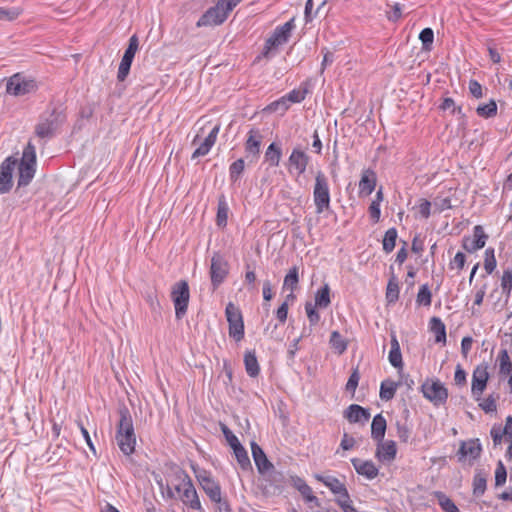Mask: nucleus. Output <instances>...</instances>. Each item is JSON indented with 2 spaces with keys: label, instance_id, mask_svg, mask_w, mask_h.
<instances>
[{
  "label": "nucleus",
  "instance_id": "f257e3e1",
  "mask_svg": "<svg viewBox=\"0 0 512 512\" xmlns=\"http://www.w3.org/2000/svg\"><path fill=\"white\" fill-rule=\"evenodd\" d=\"M119 421L115 439L124 455H131L135 451L136 434L134 431L133 419L126 405H121L118 409Z\"/></svg>",
  "mask_w": 512,
  "mask_h": 512
},
{
  "label": "nucleus",
  "instance_id": "f03ea898",
  "mask_svg": "<svg viewBox=\"0 0 512 512\" xmlns=\"http://www.w3.org/2000/svg\"><path fill=\"white\" fill-rule=\"evenodd\" d=\"M36 172V148L28 142L18 163V187L27 186Z\"/></svg>",
  "mask_w": 512,
  "mask_h": 512
},
{
  "label": "nucleus",
  "instance_id": "7ed1b4c3",
  "mask_svg": "<svg viewBox=\"0 0 512 512\" xmlns=\"http://www.w3.org/2000/svg\"><path fill=\"white\" fill-rule=\"evenodd\" d=\"M313 200L317 214H321L330 208L329 183L326 175L322 171H318L315 176Z\"/></svg>",
  "mask_w": 512,
  "mask_h": 512
},
{
  "label": "nucleus",
  "instance_id": "20e7f679",
  "mask_svg": "<svg viewBox=\"0 0 512 512\" xmlns=\"http://www.w3.org/2000/svg\"><path fill=\"white\" fill-rule=\"evenodd\" d=\"M171 298L175 307V316L177 319H182L188 309L190 292L188 282L181 280L172 286Z\"/></svg>",
  "mask_w": 512,
  "mask_h": 512
},
{
  "label": "nucleus",
  "instance_id": "39448f33",
  "mask_svg": "<svg viewBox=\"0 0 512 512\" xmlns=\"http://www.w3.org/2000/svg\"><path fill=\"white\" fill-rule=\"evenodd\" d=\"M230 265L220 252H214L211 257L210 279L213 290H216L227 278Z\"/></svg>",
  "mask_w": 512,
  "mask_h": 512
},
{
  "label": "nucleus",
  "instance_id": "423d86ee",
  "mask_svg": "<svg viewBox=\"0 0 512 512\" xmlns=\"http://www.w3.org/2000/svg\"><path fill=\"white\" fill-rule=\"evenodd\" d=\"M225 315L229 324V336L236 342L241 341L245 334L241 310L233 302H229L225 308Z\"/></svg>",
  "mask_w": 512,
  "mask_h": 512
},
{
  "label": "nucleus",
  "instance_id": "0eeeda50",
  "mask_svg": "<svg viewBox=\"0 0 512 512\" xmlns=\"http://www.w3.org/2000/svg\"><path fill=\"white\" fill-rule=\"evenodd\" d=\"M421 392L435 406L445 404L448 399V390L439 379L427 378L421 385Z\"/></svg>",
  "mask_w": 512,
  "mask_h": 512
},
{
  "label": "nucleus",
  "instance_id": "6e6552de",
  "mask_svg": "<svg viewBox=\"0 0 512 512\" xmlns=\"http://www.w3.org/2000/svg\"><path fill=\"white\" fill-rule=\"evenodd\" d=\"M6 90L14 96H23L37 90L35 80L26 78L20 73L11 76L7 82Z\"/></svg>",
  "mask_w": 512,
  "mask_h": 512
},
{
  "label": "nucleus",
  "instance_id": "1a4fd4ad",
  "mask_svg": "<svg viewBox=\"0 0 512 512\" xmlns=\"http://www.w3.org/2000/svg\"><path fill=\"white\" fill-rule=\"evenodd\" d=\"M294 27V19H291L283 25L276 27L273 34L265 42L263 55L267 57L271 49L288 42Z\"/></svg>",
  "mask_w": 512,
  "mask_h": 512
},
{
  "label": "nucleus",
  "instance_id": "9d476101",
  "mask_svg": "<svg viewBox=\"0 0 512 512\" xmlns=\"http://www.w3.org/2000/svg\"><path fill=\"white\" fill-rule=\"evenodd\" d=\"M176 490L179 493L181 501L188 505L194 510L201 509V503L199 501L195 487L192 484L190 477L184 474L182 481L176 486Z\"/></svg>",
  "mask_w": 512,
  "mask_h": 512
},
{
  "label": "nucleus",
  "instance_id": "9b49d317",
  "mask_svg": "<svg viewBox=\"0 0 512 512\" xmlns=\"http://www.w3.org/2000/svg\"><path fill=\"white\" fill-rule=\"evenodd\" d=\"M60 114L54 109L48 115L40 117L39 123L35 127V134L41 139H50L60 124Z\"/></svg>",
  "mask_w": 512,
  "mask_h": 512
},
{
  "label": "nucleus",
  "instance_id": "f8f14e48",
  "mask_svg": "<svg viewBox=\"0 0 512 512\" xmlns=\"http://www.w3.org/2000/svg\"><path fill=\"white\" fill-rule=\"evenodd\" d=\"M228 11L218 0L214 7L209 8L197 21L198 27L216 26L222 24L228 17Z\"/></svg>",
  "mask_w": 512,
  "mask_h": 512
},
{
  "label": "nucleus",
  "instance_id": "ddd939ff",
  "mask_svg": "<svg viewBox=\"0 0 512 512\" xmlns=\"http://www.w3.org/2000/svg\"><path fill=\"white\" fill-rule=\"evenodd\" d=\"M262 140L263 135L258 129L253 128L248 132L244 149L245 157L248 159L249 163H255L258 161L261 152Z\"/></svg>",
  "mask_w": 512,
  "mask_h": 512
},
{
  "label": "nucleus",
  "instance_id": "4468645a",
  "mask_svg": "<svg viewBox=\"0 0 512 512\" xmlns=\"http://www.w3.org/2000/svg\"><path fill=\"white\" fill-rule=\"evenodd\" d=\"M196 477L205 491L207 496L212 502H220L221 500V487L206 470H200L196 473Z\"/></svg>",
  "mask_w": 512,
  "mask_h": 512
},
{
  "label": "nucleus",
  "instance_id": "2eb2a0df",
  "mask_svg": "<svg viewBox=\"0 0 512 512\" xmlns=\"http://www.w3.org/2000/svg\"><path fill=\"white\" fill-rule=\"evenodd\" d=\"M488 239V235L485 233L483 227L481 225H476L473 228V236H464L462 239V247L468 253H474L477 250L482 249L486 241Z\"/></svg>",
  "mask_w": 512,
  "mask_h": 512
},
{
  "label": "nucleus",
  "instance_id": "dca6fc26",
  "mask_svg": "<svg viewBox=\"0 0 512 512\" xmlns=\"http://www.w3.org/2000/svg\"><path fill=\"white\" fill-rule=\"evenodd\" d=\"M488 379V364L482 363L478 365L473 371L471 385V391L476 400L480 399V395L483 393L487 386Z\"/></svg>",
  "mask_w": 512,
  "mask_h": 512
},
{
  "label": "nucleus",
  "instance_id": "f3484780",
  "mask_svg": "<svg viewBox=\"0 0 512 512\" xmlns=\"http://www.w3.org/2000/svg\"><path fill=\"white\" fill-rule=\"evenodd\" d=\"M16 158L7 157L0 165V194H5L10 191L13 185L12 174L17 165Z\"/></svg>",
  "mask_w": 512,
  "mask_h": 512
},
{
  "label": "nucleus",
  "instance_id": "a211bd4d",
  "mask_svg": "<svg viewBox=\"0 0 512 512\" xmlns=\"http://www.w3.org/2000/svg\"><path fill=\"white\" fill-rule=\"evenodd\" d=\"M309 161L310 157L303 150L296 147L288 158L289 171L292 172L294 169L297 175H302L306 171Z\"/></svg>",
  "mask_w": 512,
  "mask_h": 512
},
{
  "label": "nucleus",
  "instance_id": "6ab92c4d",
  "mask_svg": "<svg viewBox=\"0 0 512 512\" xmlns=\"http://www.w3.org/2000/svg\"><path fill=\"white\" fill-rule=\"evenodd\" d=\"M481 452L482 446L478 438L462 441L458 450V458L459 461H462L469 456L472 460H476L480 457Z\"/></svg>",
  "mask_w": 512,
  "mask_h": 512
},
{
  "label": "nucleus",
  "instance_id": "aec40b11",
  "mask_svg": "<svg viewBox=\"0 0 512 512\" xmlns=\"http://www.w3.org/2000/svg\"><path fill=\"white\" fill-rule=\"evenodd\" d=\"M351 463L357 474L364 476L368 480L376 478L379 474V469L371 460L352 458Z\"/></svg>",
  "mask_w": 512,
  "mask_h": 512
},
{
  "label": "nucleus",
  "instance_id": "412c9836",
  "mask_svg": "<svg viewBox=\"0 0 512 512\" xmlns=\"http://www.w3.org/2000/svg\"><path fill=\"white\" fill-rule=\"evenodd\" d=\"M397 454L396 443L393 440L381 441L377 444L375 456L381 462L393 461Z\"/></svg>",
  "mask_w": 512,
  "mask_h": 512
},
{
  "label": "nucleus",
  "instance_id": "4be33fe9",
  "mask_svg": "<svg viewBox=\"0 0 512 512\" xmlns=\"http://www.w3.org/2000/svg\"><path fill=\"white\" fill-rule=\"evenodd\" d=\"M251 452L254 459L257 470L260 474L267 473V470L273 468V464L268 460L263 449L255 442H251Z\"/></svg>",
  "mask_w": 512,
  "mask_h": 512
},
{
  "label": "nucleus",
  "instance_id": "5701e85b",
  "mask_svg": "<svg viewBox=\"0 0 512 512\" xmlns=\"http://www.w3.org/2000/svg\"><path fill=\"white\" fill-rule=\"evenodd\" d=\"M377 183V175L372 169H365L361 174L359 181V195L369 196L375 189Z\"/></svg>",
  "mask_w": 512,
  "mask_h": 512
},
{
  "label": "nucleus",
  "instance_id": "b1692460",
  "mask_svg": "<svg viewBox=\"0 0 512 512\" xmlns=\"http://www.w3.org/2000/svg\"><path fill=\"white\" fill-rule=\"evenodd\" d=\"M344 417L350 423L367 422L370 418V412L368 409L358 404H351L344 411Z\"/></svg>",
  "mask_w": 512,
  "mask_h": 512
},
{
  "label": "nucleus",
  "instance_id": "393cba45",
  "mask_svg": "<svg viewBox=\"0 0 512 512\" xmlns=\"http://www.w3.org/2000/svg\"><path fill=\"white\" fill-rule=\"evenodd\" d=\"M265 481L269 483L270 487L273 489V493L282 492L285 487V476L281 471H278L273 468L267 470V473L261 474Z\"/></svg>",
  "mask_w": 512,
  "mask_h": 512
},
{
  "label": "nucleus",
  "instance_id": "a878e982",
  "mask_svg": "<svg viewBox=\"0 0 512 512\" xmlns=\"http://www.w3.org/2000/svg\"><path fill=\"white\" fill-rule=\"evenodd\" d=\"M387 428V422L384 416L380 413L374 416L371 424V437L377 442L384 439Z\"/></svg>",
  "mask_w": 512,
  "mask_h": 512
},
{
  "label": "nucleus",
  "instance_id": "bb28decb",
  "mask_svg": "<svg viewBox=\"0 0 512 512\" xmlns=\"http://www.w3.org/2000/svg\"><path fill=\"white\" fill-rule=\"evenodd\" d=\"M293 486L301 493L307 502L319 506V499L313 495L311 487L300 477H292Z\"/></svg>",
  "mask_w": 512,
  "mask_h": 512
},
{
  "label": "nucleus",
  "instance_id": "cd10ccee",
  "mask_svg": "<svg viewBox=\"0 0 512 512\" xmlns=\"http://www.w3.org/2000/svg\"><path fill=\"white\" fill-rule=\"evenodd\" d=\"M244 366L246 373L251 378H255L260 373V366L256 357L255 350H248L244 354Z\"/></svg>",
  "mask_w": 512,
  "mask_h": 512
},
{
  "label": "nucleus",
  "instance_id": "c85d7f7f",
  "mask_svg": "<svg viewBox=\"0 0 512 512\" xmlns=\"http://www.w3.org/2000/svg\"><path fill=\"white\" fill-rule=\"evenodd\" d=\"M316 478L318 481L322 482L326 487H328L333 494L337 496L347 490L344 483H342L339 479H337L334 476L317 475Z\"/></svg>",
  "mask_w": 512,
  "mask_h": 512
},
{
  "label": "nucleus",
  "instance_id": "c756f323",
  "mask_svg": "<svg viewBox=\"0 0 512 512\" xmlns=\"http://www.w3.org/2000/svg\"><path fill=\"white\" fill-rule=\"evenodd\" d=\"M281 157H282L281 147L275 142L271 143L265 151V155H264L265 161L269 164V166L277 167L280 163Z\"/></svg>",
  "mask_w": 512,
  "mask_h": 512
},
{
  "label": "nucleus",
  "instance_id": "7c9ffc66",
  "mask_svg": "<svg viewBox=\"0 0 512 512\" xmlns=\"http://www.w3.org/2000/svg\"><path fill=\"white\" fill-rule=\"evenodd\" d=\"M497 364L499 367V375L505 377L512 373V362L510 360L507 349H501L497 356Z\"/></svg>",
  "mask_w": 512,
  "mask_h": 512
},
{
  "label": "nucleus",
  "instance_id": "2f4dec72",
  "mask_svg": "<svg viewBox=\"0 0 512 512\" xmlns=\"http://www.w3.org/2000/svg\"><path fill=\"white\" fill-rule=\"evenodd\" d=\"M430 328L435 334V341L437 343L446 342V327L440 318L432 317L430 320Z\"/></svg>",
  "mask_w": 512,
  "mask_h": 512
},
{
  "label": "nucleus",
  "instance_id": "473e14b6",
  "mask_svg": "<svg viewBox=\"0 0 512 512\" xmlns=\"http://www.w3.org/2000/svg\"><path fill=\"white\" fill-rule=\"evenodd\" d=\"M398 383L392 380H384L380 386L379 396L383 401H389L394 398L397 391Z\"/></svg>",
  "mask_w": 512,
  "mask_h": 512
},
{
  "label": "nucleus",
  "instance_id": "72a5a7b5",
  "mask_svg": "<svg viewBox=\"0 0 512 512\" xmlns=\"http://www.w3.org/2000/svg\"><path fill=\"white\" fill-rule=\"evenodd\" d=\"M236 460L242 470H251L252 465L246 449L240 444L233 449Z\"/></svg>",
  "mask_w": 512,
  "mask_h": 512
},
{
  "label": "nucleus",
  "instance_id": "f704fd0d",
  "mask_svg": "<svg viewBox=\"0 0 512 512\" xmlns=\"http://www.w3.org/2000/svg\"><path fill=\"white\" fill-rule=\"evenodd\" d=\"M331 303L330 300V287L324 284L315 294V306L319 308H327Z\"/></svg>",
  "mask_w": 512,
  "mask_h": 512
},
{
  "label": "nucleus",
  "instance_id": "c9c22d12",
  "mask_svg": "<svg viewBox=\"0 0 512 512\" xmlns=\"http://www.w3.org/2000/svg\"><path fill=\"white\" fill-rule=\"evenodd\" d=\"M299 283V269L297 266H293L289 269L288 273L284 277L283 289H289L294 291Z\"/></svg>",
  "mask_w": 512,
  "mask_h": 512
},
{
  "label": "nucleus",
  "instance_id": "e433bc0d",
  "mask_svg": "<svg viewBox=\"0 0 512 512\" xmlns=\"http://www.w3.org/2000/svg\"><path fill=\"white\" fill-rule=\"evenodd\" d=\"M331 347L339 354H343L348 346L347 341L342 337L338 331H333L330 336Z\"/></svg>",
  "mask_w": 512,
  "mask_h": 512
},
{
  "label": "nucleus",
  "instance_id": "4c0bfd02",
  "mask_svg": "<svg viewBox=\"0 0 512 512\" xmlns=\"http://www.w3.org/2000/svg\"><path fill=\"white\" fill-rule=\"evenodd\" d=\"M434 495L437 498L438 504L442 508L443 511H445V512H459V509L455 505V503L448 496H446L443 492L436 491L434 493Z\"/></svg>",
  "mask_w": 512,
  "mask_h": 512
},
{
  "label": "nucleus",
  "instance_id": "58836bf2",
  "mask_svg": "<svg viewBox=\"0 0 512 512\" xmlns=\"http://www.w3.org/2000/svg\"><path fill=\"white\" fill-rule=\"evenodd\" d=\"M397 236H398V233H397L396 228H394V227L388 229L385 232L382 244H383V250L386 253H390L394 250L395 245H396Z\"/></svg>",
  "mask_w": 512,
  "mask_h": 512
},
{
  "label": "nucleus",
  "instance_id": "ea45409f",
  "mask_svg": "<svg viewBox=\"0 0 512 512\" xmlns=\"http://www.w3.org/2000/svg\"><path fill=\"white\" fill-rule=\"evenodd\" d=\"M386 299L388 303H395L399 299V284L395 276L388 281Z\"/></svg>",
  "mask_w": 512,
  "mask_h": 512
},
{
  "label": "nucleus",
  "instance_id": "a19ab883",
  "mask_svg": "<svg viewBox=\"0 0 512 512\" xmlns=\"http://www.w3.org/2000/svg\"><path fill=\"white\" fill-rule=\"evenodd\" d=\"M486 475L482 472H477L473 478V494L476 497L482 496L486 490Z\"/></svg>",
  "mask_w": 512,
  "mask_h": 512
},
{
  "label": "nucleus",
  "instance_id": "79ce46f5",
  "mask_svg": "<svg viewBox=\"0 0 512 512\" xmlns=\"http://www.w3.org/2000/svg\"><path fill=\"white\" fill-rule=\"evenodd\" d=\"M228 206L225 202L224 196H222L219 199L218 202V209H217V215H216V223L219 227H224L227 224V218H228Z\"/></svg>",
  "mask_w": 512,
  "mask_h": 512
},
{
  "label": "nucleus",
  "instance_id": "37998d69",
  "mask_svg": "<svg viewBox=\"0 0 512 512\" xmlns=\"http://www.w3.org/2000/svg\"><path fill=\"white\" fill-rule=\"evenodd\" d=\"M336 503L340 506L343 512H358L352 504L348 490L337 496Z\"/></svg>",
  "mask_w": 512,
  "mask_h": 512
},
{
  "label": "nucleus",
  "instance_id": "c03bdc74",
  "mask_svg": "<svg viewBox=\"0 0 512 512\" xmlns=\"http://www.w3.org/2000/svg\"><path fill=\"white\" fill-rule=\"evenodd\" d=\"M476 112L480 117L491 118L497 114V104L494 100H490L487 104L479 105Z\"/></svg>",
  "mask_w": 512,
  "mask_h": 512
},
{
  "label": "nucleus",
  "instance_id": "a18cd8bd",
  "mask_svg": "<svg viewBox=\"0 0 512 512\" xmlns=\"http://www.w3.org/2000/svg\"><path fill=\"white\" fill-rule=\"evenodd\" d=\"M245 168L244 160L242 158L234 161L229 167V176L232 183H235L239 180L241 174L243 173Z\"/></svg>",
  "mask_w": 512,
  "mask_h": 512
},
{
  "label": "nucleus",
  "instance_id": "49530a36",
  "mask_svg": "<svg viewBox=\"0 0 512 512\" xmlns=\"http://www.w3.org/2000/svg\"><path fill=\"white\" fill-rule=\"evenodd\" d=\"M290 107L289 101L285 99V96L280 99L273 101L270 103L265 110L269 112H281V114L285 113Z\"/></svg>",
  "mask_w": 512,
  "mask_h": 512
},
{
  "label": "nucleus",
  "instance_id": "de8ad7c7",
  "mask_svg": "<svg viewBox=\"0 0 512 512\" xmlns=\"http://www.w3.org/2000/svg\"><path fill=\"white\" fill-rule=\"evenodd\" d=\"M22 13V9L18 7L4 8L0 7V20L13 21L17 19Z\"/></svg>",
  "mask_w": 512,
  "mask_h": 512
},
{
  "label": "nucleus",
  "instance_id": "09e8293b",
  "mask_svg": "<svg viewBox=\"0 0 512 512\" xmlns=\"http://www.w3.org/2000/svg\"><path fill=\"white\" fill-rule=\"evenodd\" d=\"M485 259H484V268L487 274H491L497 265L494 249L493 248H487L485 250Z\"/></svg>",
  "mask_w": 512,
  "mask_h": 512
},
{
  "label": "nucleus",
  "instance_id": "8fccbe9b",
  "mask_svg": "<svg viewBox=\"0 0 512 512\" xmlns=\"http://www.w3.org/2000/svg\"><path fill=\"white\" fill-rule=\"evenodd\" d=\"M432 294L427 285H422L418 291L416 302L418 305L430 306Z\"/></svg>",
  "mask_w": 512,
  "mask_h": 512
},
{
  "label": "nucleus",
  "instance_id": "3c124183",
  "mask_svg": "<svg viewBox=\"0 0 512 512\" xmlns=\"http://www.w3.org/2000/svg\"><path fill=\"white\" fill-rule=\"evenodd\" d=\"M501 288L504 294L507 297L510 296L512 290V269L508 268L504 270L502 278H501Z\"/></svg>",
  "mask_w": 512,
  "mask_h": 512
},
{
  "label": "nucleus",
  "instance_id": "603ef678",
  "mask_svg": "<svg viewBox=\"0 0 512 512\" xmlns=\"http://www.w3.org/2000/svg\"><path fill=\"white\" fill-rule=\"evenodd\" d=\"M419 39L422 42L424 50H430L434 41V32L431 28H424L420 34Z\"/></svg>",
  "mask_w": 512,
  "mask_h": 512
},
{
  "label": "nucleus",
  "instance_id": "864d4df0",
  "mask_svg": "<svg viewBox=\"0 0 512 512\" xmlns=\"http://www.w3.org/2000/svg\"><path fill=\"white\" fill-rule=\"evenodd\" d=\"M307 89H293L289 93H287L285 96V99L289 101V103H300L302 102L307 94Z\"/></svg>",
  "mask_w": 512,
  "mask_h": 512
},
{
  "label": "nucleus",
  "instance_id": "5fc2aeb1",
  "mask_svg": "<svg viewBox=\"0 0 512 512\" xmlns=\"http://www.w3.org/2000/svg\"><path fill=\"white\" fill-rule=\"evenodd\" d=\"M132 62L133 60L122 57L117 74L118 81H124L127 78Z\"/></svg>",
  "mask_w": 512,
  "mask_h": 512
},
{
  "label": "nucleus",
  "instance_id": "6e6d98bb",
  "mask_svg": "<svg viewBox=\"0 0 512 512\" xmlns=\"http://www.w3.org/2000/svg\"><path fill=\"white\" fill-rule=\"evenodd\" d=\"M215 143L208 138H205L200 146L193 152L192 159L205 156L209 153Z\"/></svg>",
  "mask_w": 512,
  "mask_h": 512
},
{
  "label": "nucleus",
  "instance_id": "4d7b16f0",
  "mask_svg": "<svg viewBox=\"0 0 512 512\" xmlns=\"http://www.w3.org/2000/svg\"><path fill=\"white\" fill-rule=\"evenodd\" d=\"M139 47V40L136 35L129 39L128 47L126 48L123 57L133 60Z\"/></svg>",
  "mask_w": 512,
  "mask_h": 512
},
{
  "label": "nucleus",
  "instance_id": "13d9d810",
  "mask_svg": "<svg viewBox=\"0 0 512 512\" xmlns=\"http://www.w3.org/2000/svg\"><path fill=\"white\" fill-rule=\"evenodd\" d=\"M388 359L390 364L399 370L403 369V360L401 350L390 349Z\"/></svg>",
  "mask_w": 512,
  "mask_h": 512
},
{
  "label": "nucleus",
  "instance_id": "bf43d9fd",
  "mask_svg": "<svg viewBox=\"0 0 512 512\" xmlns=\"http://www.w3.org/2000/svg\"><path fill=\"white\" fill-rule=\"evenodd\" d=\"M507 479V471L502 463V461H499L495 470V486L499 487L505 484Z\"/></svg>",
  "mask_w": 512,
  "mask_h": 512
},
{
  "label": "nucleus",
  "instance_id": "052dcab7",
  "mask_svg": "<svg viewBox=\"0 0 512 512\" xmlns=\"http://www.w3.org/2000/svg\"><path fill=\"white\" fill-rule=\"evenodd\" d=\"M315 305L311 302H306L305 311L309 320L310 325H316L320 320V314L317 312Z\"/></svg>",
  "mask_w": 512,
  "mask_h": 512
},
{
  "label": "nucleus",
  "instance_id": "680f3d73",
  "mask_svg": "<svg viewBox=\"0 0 512 512\" xmlns=\"http://www.w3.org/2000/svg\"><path fill=\"white\" fill-rule=\"evenodd\" d=\"M359 380H360V373H359V368L357 366L356 368L353 369V371L346 383V390L348 392H351L352 394H354L355 390L358 386Z\"/></svg>",
  "mask_w": 512,
  "mask_h": 512
},
{
  "label": "nucleus",
  "instance_id": "e2e57ef3",
  "mask_svg": "<svg viewBox=\"0 0 512 512\" xmlns=\"http://www.w3.org/2000/svg\"><path fill=\"white\" fill-rule=\"evenodd\" d=\"M396 428L399 440L403 443H407L411 435V429L406 425V423H401L399 421L396 423Z\"/></svg>",
  "mask_w": 512,
  "mask_h": 512
},
{
  "label": "nucleus",
  "instance_id": "0e129e2a",
  "mask_svg": "<svg viewBox=\"0 0 512 512\" xmlns=\"http://www.w3.org/2000/svg\"><path fill=\"white\" fill-rule=\"evenodd\" d=\"M479 406L485 413H493L497 410L496 400L493 395H489L483 399L482 402L479 403Z\"/></svg>",
  "mask_w": 512,
  "mask_h": 512
},
{
  "label": "nucleus",
  "instance_id": "69168bd1",
  "mask_svg": "<svg viewBox=\"0 0 512 512\" xmlns=\"http://www.w3.org/2000/svg\"><path fill=\"white\" fill-rule=\"evenodd\" d=\"M221 431H222L226 441L228 442V444L230 445V447L232 449H234V447H237L241 444L240 441L238 440V438L233 434V432L225 424L221 425Z\"/></svg>",
  "mask_w": 512,
  "mask_h": 512
},
{
  "label": "nucleus",
  "instance_id": "338daca9",
  "mask_svg": "<svg viewBox=\"0 0 512 512\" xmlns=\"http://www.w3.org/2000/svg\"><path fill=\"white\" fill-rule=\"evenodd\" d=\"M466 256L463 252H457L454 258L449 263L450 269H458L459 271L464 268Z\"/></svg>",
  "mask_w": 512,
  "mask_h": 512
},
{
  "label": "nucleus",
  "instance_id": "774afa93",
  "mask_svg": "<svg viewBox=\"0 0 512 512\" xmlns=\"http://www.w3.org/2000/svg\"><path fill=\"white\" fill-rule=\"evenodd\" d=\"M417 210L420 216L424 219H428L431 214V203L426 199H420L419 204L417 205Z\"/></svg>",
  "mask_w": 512,
  "mask_h": 512
}]
</instances>
